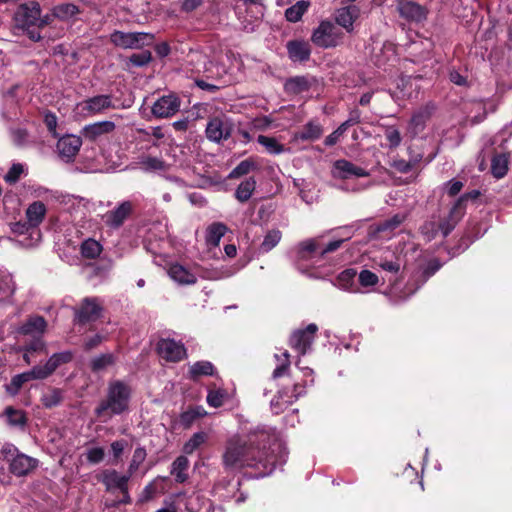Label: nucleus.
Segmentation results:
<instances>
[{
	"instance_id": "20e7f679",
	"label": "nucleus",
	"mask_w": 512,
	"mask_h": 512,
	"mask_svg": "<svg viewBox=\"0 0 512 512\" xmlns=\"http://www.w3.org/2000/svg\"><path fill=\"white\" fill-rule=\"evenodd\" d=\"M342 230L344 238L331 241L328 244H324L321 238L308 239L299 243L296 248L297 265L300 267L303 262H308L310 266L319 265L324 255L336 251L345 240L351 237L354 226H347Z\"/></svg>"
},
{
	"instance_id": "6e6d98bb",
	"label": "nucleus",
	"mask_w": 512,
	"mask_h": 512,
	"mask_svg": "<svg viewBox=\"0 0 512 512\" xmlns=\"http://www.w3.org/2000/svg\"><path fill=\"white\" fill-rule=\"evenodd\" d=\"M207 440V434L205 432H197L184 444L183 452L186 454H192Z\"/></svg>"
},
{
	"instance_id": "0e129e2a",
	"label": "nucleus",
	"mask_w": 512,
	"mask_h": 512,
	"mask_svg": "<svg viewBox=\"0 0 512 512\" xmlns=\"http://www.w3.org/2000/svg\"><path fill=\"white\" fill-rule=\"evenodd\" d=\"M24 173V165L20 163L13 164L11 168L8 170L4 179L6 182L13 184L16 183L21 175Z\"/></svg>"
},
{
	"instance_id": "c9c22d12",
	"label": "nucleus",
	"mask_w": 512,
	"mask_h": 512,
	"mask_svg": "<svg viewBox=\"0 0 512 512\" xmlns=\"http://www.w3.org/2000/svg\"><path fill=\"white\" fill-rule=\"evenodd\" d=\"M6 423L13 428L23 429L26 425L27 418L22 410L15 409L11 406L7 407L3 413Z\"/></svg>"
},
{
	"instance_id": "a878e982",
	"label": "nucleus",
	"mask_w": 512,
	"mask_h": 512,
	"mask_svg": "<svg viewBox=\"0 0 512 512\" xmlns=\"http://www.w3.org/2000/svg\"><path fill=\"white\" fill-rule=\"evenodd\" d=\"M116 125L112 121H99L93 124L86 125L82 130L84 138L95 141L99 137L105 134H109L114 131Z\"/></svg>"
},
{
	"instance_id": "7ed1b4c3",
	"label": "nucleus",
	"mask_w": 512,
	"mask_h": 512,
	"mask_svg": "<svg viewBox=\"0 0 512 512\" xmlns=\"http://www.w3.org/2000/svg\"><path fill=\"white\" fill-rule=\"evenodd\" d=\"M131 398V388L126 383L116 380L108 385L107 395L95 409L96 416L107 422L115 415L128 411Z\"/></svg>"
},
{
	"instance_id": "69168bd1",
	"label": "nucleus",
	"mask_w": 512,
	"mask_h": 512,
	"mask_svg": "<svg viewBox=\"0 0 512 512\" xmlns=\"http://www.w3.org/2000/svg\"><path fill=\"white\" fill-rule=\"evenodd\" d=\"M204 505V498L198 493H193L186 499V509L189 512H198Z\"/></svg>"
},
{
	"instance_id": "774afa93",
	"label": "nucleus",
	"mask_w": 512,
	"mask_h": 512,
	"mask_svg": "<svg viewBox=\"0 0 512 512\" xmlns=\"http://www.w3.org/2000/svg\"><path fill=\"white\" fill-rule=\"evenodd\" d=\"M225 393L222 390H211L207 395V403L214 408L220 407L224 402Z\"/></svg>"
},
{
	"instance_id": "338daca9",
	"label": "nucleus",
	"mask_w": 512,
	"mask_h": 512,
	"mask_svg": "<svg viewBox=\"0 0 512 512\" xmlns=\"http://www.w3.org/2000/svg\"><path fill=\"white\" fill-rule=\"evenodd\" d=\"M85 455L89 463L98 464L104 459L105 451L102 447H91L87 449Z\"/></svg>"
},
{
	"instance_id": "79ce46f5",
	"label": "nucleus",
	"mask_w": 512,
	"mask_h": 512,
	"mask_svg": "<svg viewBox=\"0 0 512 512\" xmlns=\"http://www.w3.org/2000/svg\"><path fill=\"white\" fill-rule=\"evenodd\" d=\"M80 251H81V255L84 258L95 259L96 257H98L101 254L102 245L98 241H96L92 238H88L82 242Z\"/></svg>"
},
{
	"instance_id": "4468645a",
	"label": "nucleus",
	"mask_w": 512,
	"mask_h": 512,
	"mask_svg": "<svg viewBox=\"0 0 512 512\" xmlns=\"http://www.w3.org/2000/svg\"><path fill=\"white\" fill-rule=\"evenodd\" d=\"M159 356L170 362H178L186 355V349L181 342L170 338H162L157 342Z\"/></svg>"
},
{
	"instance_id": "8fccbe9b",
	"label": "nucleus",
	"mask_w": 512,
	"mask_h": 512,
	"mask_svg": "<svg viewBox=\"0 0 512 512\" xmlns=\"http://www.w3.org/2000/svg\"><path fill=\"white\" fill-rule=\"evenodd\" d=\"M63 400V391L58 388H51L41 397V402L44 407L52 408L59 405Z\"/></svg>"
},
{
	"instance_id": "e2e57ef3",
	"label": "nucleus",
	"mask_w": 512,
	"mask_h": 512,
	"mask_svg": "<svg viewBox=\"0 0 512 512\" xmlns=\"http://www.w3.org/2000/svg\"><path fill=\"white\" fill-rule=\"evenodd\" d=\"M289 353L284 351L282 355L275 354V358L280 364L274 369L273 377L278 378L283 376L289 367Z\"/></svg>"
},
{
	"instance_id": "b1692460",
	"label": "nucleus",
	"mask_w": 512,
	"mask_h": 512,
	"mask_svg": "<svg viewBox=\"0 0 512 512\" xmlns=\"http://www.w3.org/2000/svg\"><path fill=\"white\" fill-rule=\"evenodd\" d=\"M81 145L82 141L80 137L67 135L58 140L57 150L62 158L70 160L78 153Z\"/></svg>"
},
{
	"instance_id": "7c9ffc66",
	"label": "nucleus",
	"mask_w": 512,
	"mask_h": 512,
	"mask_svg": "<svg viewBox=\"0 0 512 512\" xmlns=\"http://www.w3.org/2000/svg\"><path fill=\"white\" fill-rule=\"evenodd\" d=\"M357 276L356 270L346 269L342 271L337 277V285L341 289L351 293H362L363 290L355 282Z\"/></svg>"
},
{
	"instance_id": "423d86ee",
	"label": "nucleus",
	"mask_w": 512,
	"mask_h": 512,
	"mask_svg": "<svg viewBox=\"0 0 512 512\" xmlns=\"http://www.w3.org/2000/svg\"><path fill=\"white\" fill-rule=\"evenodd\" d=\"M117 105L110 94H99L88 97L76 104L75 113L83 118L105 114L116 109Z\"/></svg>"
},
{
	"instance_id": "c756f323",
	"label": "nucleus",
	"mask_w": 512,
	"mask_h": 512,
	"mask_svg": "<svg viewBox=\"0 0 512 512\" xmlns=\"http://www.w3.org/2000/svg\"><path fill=\"white\" fill-rule=\"evenodd\" d=\"M168 275L181 285H192L197 281L196 275L180 264L171 265L168 269Z\"/></svg>"
},
{
	"instance_id": "2eb2a0df",
	"label": "nucleus",
	"mask_w": 512,
	"mask_h": 512,
	"mask_svg": "<svg viewBox=\"0 0 512 512\" xmlns=\"http://www.w3.org/2000/svg\"><path fill=\"white\" fill-rule=\"evenodd\" d=\"M133 205L130 201L120 203L115 209L107 211L102 220L106 226L111 229L120 228L128 216L131 214Z\"/></svg>"
},
{
	"instance_id": "6e6552de",
	"label": "nucleus",
	"mask_w": 512,
	"mask_h": 512,
	"mask_svg": "<svg viewBox=\"0 0 512 512\" xmlns=\"http://www.w3.org/2000/svg\"><path fill=\"white\" fill-rule=\"evenodd\" d=\"M341 38V31L332 22L325 20L313 30L311 41L318 47L331 48L337 46Z\"/></svg>"
},
{
	"instance_id": "aec40b11",
	"label": "nucleus",
	"mask_w": 512,
	"mask_h": 512,
	"mask_svg": "<svg viewBox=\"0 0 512 512\" xmlns=\"http://www.w3.org/2000/svg\"><path fill=\"white\" fill-rule=\"evenodd\" d=\"M405 259L401 254L385 252L375 259V264L382 270L396 275L405 266Z\"/></svg>"
},
{
	"instance_id": "2f4dec72",
	"label": "nucleus",
	"mask_w": 512,
	"mask_h": 512,
	"mask_svg": "<svg viewBox=\"0 0 512 512\" xmlns=\"http://www.w3.org/2000/svg\"><path fill=\"white\" fill-rule=\"evenodd\" d=\"M399 13L402 17L415 22H420L426 18L425 10L420 5L412 1L400 3Z\"/></svg>"
},
{
	"instance_id": "864d4df0",
	"label": "nucleus",
	"mask_w": 512,
	"mask_h": 512,
	"mask_svg": "<svg viewBox=\"0 0 512 512\" xmlns=\"http://www.w3.org/2000/svg\"><path fill=\"white\" fill-rule=\"evenodd\" d=\"M379 282V277L370 270H362L358 275V283L360 287L365 290L362 292H369L370 288L377 285Z\"/></svg>"
},
{
	"instance_id": "bb28decb",
	"label": "nucleus",
	"mask_w": 512,
	"mask_h": 512,
	"mask_svg": "<svg viewBox=\"0 0 512 512\" xmlns=\"http://www.w3.org/2000/svg\"><path fill=\"white\" fill-rule=\"evenodd\" d=\"M289 58L294 62H304L310 58L311 48L308 42L292 40L286 45Z\"/></svg>"
},
{
	"instance_id": "412c9836",
	"label": "nucleus",
	"mask_w": 512,
	"mask_h": 512,
	"mask_svg": "<svg viewBox=\"0 0 512 512\" xmlns=\"http://www.w3.org/2000/svg\"><path fill=\"white\" fill-rule=\"evenodd\" d=\"M360 16V9L355 4H350L339 8L335 14V20L338 25L343 27L347 32H352L354 22Z\"/></svg>"
},
{
	"instance_id": "de8ad7c7",
	"label": "nucleus",
	"mask_w": 512,
	"mask_h": 512,
	"mask_svg": "<svg viewBox=\"0 0 512 512\" xmlns=\"http://www.w3.org/2000/svg\"><path fill=\"white\" fill-rule=\"evenodd\" d=\"M309 2L305 0L297 1L296 4L289 7L285 11V17L289 22H297L301 19L303 14L307 11Z\"/></svg>"
},
{
	"instance_id": "5fc2aeb1",
	"label": "nucleus",
	"mask_w": 512,
	"mask_h": 512,
	"mask_svg": "<svg viewBox=\"0 0 512 512\" xmlns=\"http://www.w3.org/2000/svg\"><path fill=\"white\" fill-rule=\"evenodd\" d=\"M190 374L193 378L214 374V366L209 361H197L190 367Z\"/></svg>"
},
{
	"instance_id": "393cba45",
	"label": "nucleus",
	"mask_w": 512,
	"mask_h": 512,
	"mask_svg": "<svg viewBox=\"0 0 512 512\" xmlns=\"http://www.w3.org/2000/svg\"><path fill=\"white\" fill-rule=\"evenodd\" d=\"M46 328L47 322L42 316L32 315L18 328V333L41 337L45 333Z\"/></svg>"
},
{
	"instance_id": "cd10ccee",
	"label": "nucleus",
	"mask_w": 512,
	"mask_h": 512,
	"mask_svg": "<svg viewBox=\"0 0 512 512\" xmlns=\"http://www.w3.org/2000/svg\"><path fill=\"white\" fill-rule=\"evenodd\" d=\"M31 380H43L36 366H34L29 371L17 374L12 377L10 383L6 386V390L9 394L16 395L22 385Z\"/></svg>"
},
{
	"instance_id": "052dcab7",
	"label": "nucleus",
	"mask_w": 512,
	"mask_h": 512,
	"mask_svg": "<svg viewBox=\"0 0 512 512\" xmlns=\"http://www.w3.org/2000/svg\"><path fill=\"white\" fill-rule=\"evenodd\" d=\"M256 169V164L252 160L241 161L230 173V178H236L243 175H247L251 171Z\"/></svg>"
},
{
	"instance_id": "1a4fd4ad",
	"label": "nucleus",
	"mask_w": 512,
	"mask_h": 512,
	"mask_svg": "<svg viewBox=\"0 0 512 512\" xmlns=\"http://www.w3.org/2000/svg\"><path fill=\"white\" fill-rule=\"evenodd\" d=\"M111 42L123 49H140L153 42V35L144 32L114 31L110 36Z\"/></svg>"
},
{
	"instance_id": "680f3d73",
	"label": "nucleus",
	"mask_w": 512,
	"mask_h": 512,
	"mask_svg": "<svg viewBox=\"0 0 512 512\" xmlns=\"http://www.w3.org/2000/svg\"><path fill=\"white\" fill-rule=\"evenodd\" d=\"M146 458V451L144 448L142 447H138L134 450V453H133V456H132V460L129 464V468H128V472H129V475L131 476L134 472L137 471V469L139 468V466L143 463V461L145 460Z\"/></svg>"
},
{
	"instance_id": "f8f14e48",
	"label": "nucleus",
	"mask_w": 512,
	"mask_h": 512,
	"mask_svg": "<svg viewBox=\"0 0 512 512\" xmlns=\"http://www.w3.org/2000/svg\"><path fill=\"white\" fill-rule=\"evenodd\" d=\"M205 133L210 141L219 143L231 136L232 123L226 117H214L207 123Z\"/></svg>"
},
{
	"instance_id": "f704fd0d",
	"label": "nucleus",
	"mask_w": 512,
	"mask_h": 512,
	"mask_svg": "<svg viewBox=\"0 0 512 512\" xmlns=\"http://www.w3.org/2000/svg\"><path fill=\"white\" fill-rule=\"evenodd\" d=\"M138 164L146 172L164 171L167 168L165 161L156 156L142 155L138 158Z\"/></svg>"
},
{
	"instance_id": "c85d7f7f",
	"label": "nucleus",
	"mask_w": 512,
	"mask_h": 512,
	"mask_svg": "<svg viewBox=\"0 0 512 512\" xmlns=\"http://www.w3.org/2000/svg\"><path fill=\"white\" fill-rule=\"evenodd\" d=\"M130 475H121L115 470L106 471L103 474L102 482L107 490L119 489L122 493H126L127 483Z\"/></svg>"
},
{
	"instance_id": "49530a36",
	"label": "nucleus",
	"mask_w": 512,
	"mask_h": 512,
	"mask_svg": "<svg viewBox=\"0 0 512 512\" xmlns=\"http://www.w3.org/2000/svg\"><path fill=\"white\" fill-rule=\"evenodd\" d=\"M257 142L262 145L269 154L279 155L285 151L284 146L274 137L259 135Z\"/></svg>"
},
{
	"instance_id": "c03bdc74",
	"label": "nucleus",
	"mask_w": 512,
	"mask_h": 512,
	"mask_svg": "<svg viewBox=\"0 0 512 512\" xmlns=\"http://www.w3.org/2000/svg\"><path fill=\"white\" fill-rule=\"evenodd\" d=\"M227 228L222 223H214L212 224L208 230L206 235V241L210 246H218L221 238L225 235Z\"/></svg>"
},
{
	"instance_id": "58836bf2",
	"label": "nucleus",
	"mask_w": 512,
	"mask_h": 512,
	"mask_svg": "<svg viewBox=\"0 0 512 512\" xmlns=\"http://www.w3.org/2000/svg\"><path fill=\"white\" fill-rule=\"evenodd\" d=\"M440 267H441V264L438 261L430 262L428 264L427 268L423 272V279H422L421 283L419 285H417L415 288L410 289L406 295L395 296L394 302L398 303L400 301H404V300L408 299L411 295H413L417 291V289L420 288L421 285H423L427 281V279L429 277H431L436 271H438L440 269Z\"/></svg>"
},
{
	"instance_id": "5701e85b",
	"label": "nucleus",
	"mask_w": 512,
	"mask_h": 512,
	"mask_svg": "<svg viewBox=\"0 0 512 512\" xmlns=\"http://www.w3.org/2000/svg\"><path fill=\"white\" fill-rule=\"evenodd\" d=\"M304 394V388L296 383L293 386L292 394L289 395L286 391L279 392L278 396L271 400V408L275 414L280 413L284 407L291 405L296 399Z\"/></svg>"
},
{
	"instance_id": "a19ab883",
	"label": "nucleus",
	"mask_w": 512,
	"mask_h": 512,
	"mask_svg": "<svg viewBox=\"0 0 512 512\" xmlns=\"http://www.w3.org/2000/svg\"><path fill=\"white\" fill-rule=\"evenodd\" d=\"M189 461L185 456L177 457L172 463L171 474L175 476V480L183 483L187 480L186 470L188 469Z\"/></svg>"
},
{
	"instance_id": "37998d69",
	"label": "nucleus",
	"mask_w": 512,
	"mask_h": 512,
	"mask_svg": "<svg viewBox=\"0 0 512 512\" xmlns=\"http://www.w3.org/2000/svg\"><path fill=\"white\" fill-rule=\"evenodd\" d=\"M207 414L205 409L202 406H196L190 408L180 415V423L183 427H190L194 421L198 418L204 417Z\"/></svg>"
},
{
	"instance_id": "9b49d317",
	"label": "nucleus",
	"mask_w": 512,
	"mask_h": 512,
	"mask_svg": "<svg viewBox=\"0 0 512 512\" xmlns=\"http://www.w3.org/2000/svg\"><path fill=\"white\" fill-rule=\"evenodd\" d=\"M317 330V325L311 323L305 329L294 331L290 337V346L296 350L300 356L305 355L311 350Z\"/></svg>"
},
{
	"instance_id": "dca6fc26",
	"label": "nucleus",
	"mask_w": 512,
	"mask_h": 512,
	"mask_svg": "<svg viewBox=\"0 0 512 512\" xmlns=\"http://www.w3.org/2000/svg\"><path fill=\"white\" fill-rule=\"evenodd\" d=\"M332 174L335 178L350 179L352 177H367L369 173L353 164L352 162L340 159L334 162L332 168Z\"/></svg>"
},
{
	"instance_id": "bf43d9fd",
	"label": "nucleus",
	"mask_w": 512,
	"mask_h": 512,
	"mask_svg": "<svg viewBox=\"0 0 512 512\" xmlns=\"http://www.w3.org/2000/svg\"><path fill=\"white\" fill-rule=\"evenodd\" d=\"M384 135L386 140L388 141V147L393 149L400 145L401 143V134L398 128L395 126H387L385 127Z\"/></svg>"
},
{
	"instance_id": "f3484780",
	"label": "nucleus",
	"mask_w": 512,
	"mask_h": 512,
	"mask_svg": "<svg viewBox=\"0 0 512 512\" xmlns=\"http://www.w3.org/2000/svg\"><path fill=\"white\" fill-rule=\"evenodd\" d=\"M73 352L70 350L54 353L43 366H36L42 379L48 378L60 366L71 362Z\"/></svg>"
},
{
	"instance_id": "a18cd8bd",
	"label": "nucleus",
	"mask_w": 512,
	"mask_h": 512,
	"mask_svg": "<svg viewBox=\"0 0 512 512\" xmlns=\"http://www.w3.org/2000/svg\"><path fill=\"white\" fill-rule=\"evenodd\" d=\"M310 87V82L308 78L304 76H297L290 78L285 83V89L286 91L290 93H302L304 91H307Z\"/></svg>"
},
{
	"instance_id": "39448f33",
	"label": "nucleus",
	"mask_w": 512,
	"mask_h": 512,
	"mask_svg": "<svg viewBox=\"0 0 512 512\" xmlns=\"http://www.w3.org/2000/svg\"><path fill=\"white\" fill-rule=\"evenodd\" d=\"M261 0H236L235 13L241 28L247 32L254 31L264 15Z\"/></svg>"
},
{
	"instance_id": "473e14b6",
	"label": "nucleus",
	"mask_w": 512,
	"mask_h": 512,
	"mask_svg": "<svg viewBox=\"0 0 512 512\" xmlns=\"http://www.w3.org/2000/svg\"><path fill=\"white\" fill-rule=\"evenodd\" d=\"M46 207L40 201L31 203L26 210V218L31 227H37L44 219Z\"/></svg>"
},
{
	"instance_id": "a211bd4d",
	"label": "nucleus",
	"mask_w": 512,
	"mask_h": 512,
	"mask_svg": "<svg viewBox=\"0 0 512 512\" xmlns=\"http://www.w3.org/2000/svg\"><path fill=\"white\" fill-rule=\"evenodd\" d=\"M465 109L471 123L477 124L483 121L489 112L495 111L496 105L490 100H478L471 102Z\"/></svg>"
},
{
	"instance_id": "4be33fe9",
	"label": "nucleus",
	"mask_w": 512,
	"mask_h": 512,
	"mask_svg": "<svg viewBox=\"0 0 512 512\" xmlns=\"http://www.w3.org/2000/svg\"><path fill=\"white\" fill-rule=\"evenodd\" d=\"M433 106L426 105L417 110L411 117L407 131L411 137H416L425 128L426 122L432 115Z\"/></svg>"
},
{
	"instance_id": "13d9d810",
	"label": "nucleus",
	"mask_w": 512,
	"mask_h": 512,
	"mask_svg": "<svg viewBox=\"0 0 512 512\" xmlns=\"http://www.w3.org/2000/svg\"><path fill=\"white\" fill-rule=\"evenodd\" d=\"M405 216L402 214H396L392 218L384 221L383 223L379 224L377 231L379 233H383L386 231H394L397 229L401 223L404 221Z\"/></svg>"
},
{
	"instance_id": "72a5a7b5",
	"label": "nucleus",
	"mask_w": 512,
	"mask_h": 512,
	"mask_svg": "<svg viewBox=\"0 0 512 512\" xmlns=\"http://www.w3.org/2000/svg\"><path fill=\"white\" fill-rule=\"evenodd\" d=\"M80 13L78 6L72 3H61L52 8V15L61 21L74 19Z\"/></svg>"
},
{
	"instance_id": "f03ea898",
	"label": "nucleus",
	"mask_w": 512,
	"mask_h": 512,
	"mask_svg": "<svg viewBox=\"0 0 512 512\" xmlns=\"http://www.w3.org/2000/svg\"><path fill=\"white\" fill-rule=\"evenodd\" d=\"M464 197L457 199L447 211H440L432 215L421 226V234L427 241H432L438 236L445 238L455 228L464 216Z\"/></svg>"
},
{
	"instance_id": "3c124183",
	"label": "nucleus",
	"mask_w": 512,
	"mask_h": 512,
	"mask_svg": "<svg viewBox=\"0 0 512 512\" xmlns=\"http://www.w3.org/2000/svg\"><path fill=\"white\" fill-rule=\"evenodd\" d=\"M508 170V159L504 154L496 155L492 159L491 171L496 178H502Z\"/></svg>"
},
{
	"instance_id": "e433bc0d",
	"label": "nucleus",
	"mask_w": 512,
	"mask_h": 512,
	"mask_svg": "<svg viewBox=\"0 0 512 512\" xmlns=\"http://www.w3.org/2000/svg\"><path fill=\"white\" fill-rule=\"evenodd\" d=\"M322 133V126L319 123L310 121L295 135V138L303 141H314L319 139Z\"/></svg>"
},
{
	"instance_id": "ddd939ff",
	"label": "nucleus",
	"mask_w": 512,
	"mask_h": 512,
	"mask_svg": "<svg viewBox=\"0 0 512 512\" xmlns=\"http://www.w3.org/2000/svg\"><path fill=\"white\" fill-rule=\"evenodd\" d=\"M180 106V98L176 94L170 93L157 99L152 106L151 112L156 118H169L179 111Z\"/></svg>"
},
{
	"instance_id": "6ab92c4d",
	"label": "nucleus",
	"mask_w": 512,
	"mask_h": 512,
	"mask_svg": "<svg viewBox=\"0 0 512 512\" xmlns=\"http://www.w3.org/2000/svg\"><path fill=\"white\" fill-rule=\"evenodd\" d=\"M101 304L97 298H85L76 312V319L79 323H87L99 318Z\"/></svg>"
},
{
	"instance_id": "09e8293b",
	"label": "nucleus",
	"mask_w": 512,
	"mask_h": 512,
	"mask_svg": "<svg viewBox=\"0 0 512 512\" xmlns=\"http://www.w3.org/2000/svg\"><path fill=\"white\" fill-rule=\"evenodd\" d=\"M15 284L12 275L7 272L0 273V300L7 299L13 295Z\"/></svg>"
},
{
	"instance_id": "4d7b16f0",
	"label": "nucleus",
	"mask_w": 512,
	"mask_h": 512,
	"mask_svg": "<svg viewBox=\"0 0 512 512\" xmlns=\"http://www.w3.org/2000/svg\"><path fill=\"white\" fill-rule=\"evenodd\" d=\"M232 272L223 268H205L201 271V277L208 280H219L230 277Z\"/></svg>"
},
{
	"instance_id": "4c0bfd02",
	"label": "nucleus",
	"mask_w": 512,
	"mask_h": 512,
	"mask_svg": "<svg viewBox=\"0 0 512 512\" xmlns=\"http://www.w3.org/2000/svg\"><path fill=\"white\" fill-rule=\"evenodd\" d=\"M256 189V180L253 177L246 178L237 187L235 191L236 199L244 203L250 199Z\"/></svg>"
},
{
	"instance_id": "f257e3e1",
	"label": "nucleus",
	"mask_w": 512,
	"mask_h": 512,
	"mask_svg": "<svg viewBox=\"0 0 512 512\" xmlns=\"http://www.w3.org/2000/svg\"><path fill=\"white\" fill-rule=\"evenodd\" d=\"M287 455L274 429L258 427L245 437L233 435L227 440L223 464L233 470L252 468L254 477L262 478L272 474L277 466H282Z\"/></svg>"
},
{
	"instance_id": "ea45409f",
	"label": "nucleus",
	"mask_w": 512,
	"mask_h": 512,
	"mask_svg": "<svg viewBox=\"0 0 512 512\" xmlns=\"http://www.w3.org/2000/svg\"><path fill=\"white\" fill-rule=\"evenodd\" d=\"M281 238H282V233L280 230L273 229V230L268 231L265 234L264 239L259 246V252L263 253V254L268 253L269 251H271L273 248H275L279 244Z\"/></svg>"
},
{
	"instance_id": "0eeeda50",
	"label": "nucleus",
	"mask_w": 512,
	"mask_h": 512,
	"mask_svg": "<svg viewBox=\"0 0 512 512\" xmlns=\"http://www.w3.org/2000/svg\"><path fill=\"white\" fill-rule=\"evenodd\" d=\"M4 459L9 462L11 473L16 476H24L32 471L38 464L35 458L19 452L12 444H5L1 450Z\"/></svg>"
},
{
	"instance_id": "603ef678",
	"label": "nucleus",
	"mask_w": 512,
	"mask_h": 512,
	"mask_svg": "<svg viewBox=\"0 0 512 512\" xmlns=\"http://www.w3.org/2000/svg\"><path fill=\"white\" fill-rule=\"evenodd\" d=\"M115 361L114 355L112 353H105L98 355L91 359L90 366L92 371L99 372L111 366Z\"/></svg>"
},
{
	"instance_id": "9d476101",
	"label": "nucleus",
	"mask_w": 512,
	"mask_h": 512,
	"mask_svg": "<svg viewBox=\"0 0 512 512\" xmlns=\"http://www.w3.org/2000/svg\"><path fill=\"white\" fill-rule=\"evenodd\" d=\"M41 7L38 2L30 1L21 4L14 13V22L18 28L28 30L35 28L40 21Z\"/></svg>"
}]
</instances>
